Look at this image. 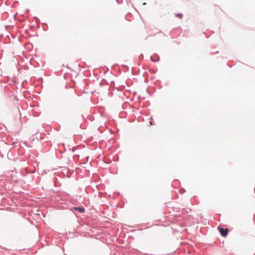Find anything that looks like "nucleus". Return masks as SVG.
<instances>
[{"label": "nucleus", "instance_id": "obj_3", "mask_svg": "<svg viewBox=\"0 0 255 255\" xmlns=\"http://www.w3.org/2000/svg\"><path fill=\"white\" fill-rule=\"evenodd\" d=\"M176 16L181 18L182 17V14L179 13V14H176Z\"/></svg>", "mask_w": 255, "mask_h": 255}, {"label": "nucleus", "instance_id": "obj_1", "mask_svg": "<svg viewBox=\"0 0 255 255\" xmlns=\"http://www.w3.org/2000/svg\"><path fill=\"white\" fill-rule=\"evenodd\" d=\"M218 229L220 231V234L223 237H226L228 235L229 230L228 229H224L222 228H218Z\"/></svg>", "mask_w": 255, "mask_h": 255}, {"label": "nucleus", "instance_id": "obj_2", "mask_svg": "<svg viewBox=\"0 0 255 255\" xmlns=\"http://www.w3.org/2000/svg\"><path fill=\"white\" fill-rule=\"evenodd\" d=\"M74 209L75 210L78 211L80 213H83L85 211V209L84 208L79 207H74Z\"/></svg>", "mask_w": 255, "mask_h": 255}]
</instances>
